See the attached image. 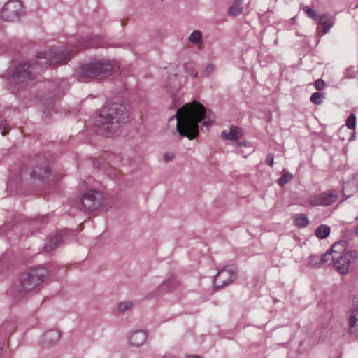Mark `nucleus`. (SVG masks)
I'll return each instance as SVG.
<instances>
[{
    "instance_id": "1",
    "label": "nucleus",
    "mask_w": 358,
    "mask_h": 358,
    "mask_svg": "<svg viewBox=\"0 0 358 358\" xmlns=\"http://www.w3.org/2000/svg\"><path fill=\"white\" fill-rule=\"evenodd\" d=\"M176 119V131L180 137L194 139L199 134V122L203 120L201 129L212 124L213 118L208 113L204 106L196 101L185 104L178 110L169 121Z\"/></svg>"
},
{
    "instance_id": "2",
    "label": "nucleus",
    "mask_w": 358,
    "mask_h": 358,
    "mask_svg": "<svg viewBox=\"0 0 358 358\" xmlns=\"http://www.w3.org/2000/svg\"><path fill=\"white\" fill-rule=\"evenodd\" d=\"M128 115L125 107L119 103H112L103 107L96 122L101 135L109 136L127 122Z\"/></svg>"
},
{
    "instance_id": "3",
    "label": "nucleus",
    "mask_w": 358,
    "mask_h": 358,
    "mask_svg": "<svg viewBox=\"0 0 358 358\" xmlns=\"http://www.w3.org/2000/svg\"><path fill=\"white\" fill-rule=\"evenodd\" d=\"M113 67L110 62L97 60L80 66L76 71L79 81L87 83L95 78H103L109 76Z\"/></svg>"
},
{
    "instance_id": "4",
    "label": "nucleus",
    "mask_w": 358,
    "mask_h": 358,
    "mask_svg": "<svg viewBox=\"0 0 358 358\" xmlns=\"http://www.w3.org/2000/svg\"><path fill=\"white\" fill-rule=\"evenodd\" d=\"M48 275V270L42 266L26 270L18 276L15 287L17 292L32 291L43 283Z\"/></svg>"
},
{
    "instance_id": "5",
    "label": "nucleus",
    "mask_w": 358,
    "mask_h": 358,
    "mask_svg": "<svg viewBox=\"0 0 358 358\" xmlns=\"http://www.w3.org/2000/svg\"><path fill=\"white\" fill-rule=\"evenodd\" d=\"M77 50H69V47H52L37 55V65L41 66L56 65L76 53Z\"/></svg>"
},
{
    "instance_id": "6",
    "label": "nucleus",
    "mask_w": 358,
    "mask_h": 358,
    "mask_svg": "<svg viewBox=\"0 0 358 358\" xmlns=\"http://www.w3.org/2000/svg\"><path fill=\"white\" fill-rule=\"evenodd\" d=\"M36 65L29 62L20 63L13 72L11 81L20 87H27L35 78Z\"/></svg>"
},
{
    "instance_id": "7",
    "label": "nucleus",
    "mask_w": 358,
    "mask_h": 358,
    "mask_svg": "<svg viewBox=\"0 0 358 358\" xmlns=\"http://www.w3.org/2000/svg\"><path fill=\"white\" fill-rule=\"evenodd\" d=\"M24 14L25 12L20 1L9 0L2 8L0 16L5 22H15L18 21Z\"/></svg>"
},
{
    "instance_id": "8",
    "label": "nucleus",
    "mask_w": 358,
    "mask_h": 358,
    "mask_svg": "<svg viewBox=\"0 0 358 358\" xmlns=\"http://www.w3.org/2000/svg\"><path fill=\"white\" fill-rule=\"evenodd\" d=\"M358 260V252L356 250H348L343 255H336L335 257H330L329 264L341 274L348 272L350 264Z\"/></svg>"
},
{
    "instance_id": "9",
    "label": "nucleus",
    "mask_w": 358,
    "mask_h": 358,
    "mask_svg": "<svg viewBox=\"0 0 358 358\" xmlns=\"http://www.w3.org/2000/svg\"><path fill=\"white\" fill-rule=\"evenodd\" d=\"M103 202V195L100 192L89 190L83 194L82 204L87 210H97Z\"/></svg>"
},
{
    "instance_id": "10",
    "label": "nucleus",
    "mask_w": 358,
    "mask_h": 358,
    "mask_svg": "<svg viewBox=\"0 0 358 358\" xmlns=\"http://www.w3.org/2000/svg\"><path fill=\"white\" fill-rule=\"evenodd\" d=\"M236 271L234 267L229 266L220 271L215 278V287L216 289L224 287L231 283L236 279Z\"/></svg>"
},
{
    "instance_id": "11",
    "label": "nucleus",
    "mask_w": 358,
    "mask_h": 358,
    "mask_svg": "<svg viewBox=\"0 0 358 358\" xmlns=\"http://www.w3.org/2000/svg\"><path fill=\"white\" fill-rule=\"evenodd\" d=\"M337 192L331 190L312 196L309 199V203L312 206H329L337 200Z\"/></svg>"
},
{
    "instance_id": "12",
    "label": "nucleus",
    "mask_w": 358,
    "mask_h": 358,
    "mask_svg": "<svg viewBox=\"0 0 358 358\" xmlns=\"http://www.w3.org/2000/svg\"><path fill=\"white\" fill-rule=\"evenodd\" d=\"M60 340V333L55 329L46 331L43 337L42 343L44 347L49 348L57 344Z\"/></svg>"
},
{
    "instance_id": "13",
    "label": "nucleus",
    "mask_w": 358,
    "mask_h": 358,
    "mask_svg": "<svg viewBox=\"0 0 358 358\" xmlns=\"http://www.w3.org/2000/svg\"><path fill=\"white\" fill-rule=\"evenodd\" d=\"M243 135L242 129L236 126H231L228 130H224L221 134L222 138L227 141H236Z\"/></svg>"
},
{
    "instance_id": "14",
    "label": "nucleus",
    "mask_w": 358,
    "mask_h": 358,
    "mask_svg": "<svg viewBox=\"0 0 358 358\" xmlns=\"http://www.w3.org/2000/svg\"><path fill=\"white\" fill-rule=\"evenodd\" d=\"M331 254L324 253L322 255H311L309 257L308 264L314 268L320 267L325 264H329Z\"/></svg>"
},
{
    "instance_id": "15",
    "label": "nucleus",
    "mask_w": 358,
    "mask_h": 358,
    "mask_svg": "<svg viewBox=\"0 0 358 358\" xmlns=\"http://www.w3.org/2000/svg\"><path fill=\"white\" fill-rule=\"evenodd\" d=\"M50 174V168L48 164H44L41 166H35L31 173V177L36 178L39 180H43Z\"/></svg>"
},
{
    "instance_id": "16",
    "label": "nucleus",
    "mask_w": 358,
    "mask_h": 358,
    "mask_svg": "<svg viewBox=\"0 0 358 358\" xmlns=\"http://www.w3.org/2000/svg\"><path fill=\"white\" fill-rule=\"evenodd\" d=\"M146 338L147 336L143 331H136L130 335L129 341L134 346H140L145 342Z\"/></svg>"
},
{
    "instance_id": "17",
    "label": "nucleus",
    "mask_w": 358,
    "mask_h": 358,
    "mask_svg": "<svg viewBox=\"0 0 358 358\" xmlns=\"http://www.w3.org/2000/svg\"><path fill=\"white\" fill-rule=\"evenodd\" d=\"M319 24L323 26L322 35L326 34L334 24L333 17L329 15H322L319 20Z\"/></svg>"
},
{
    "instance_id": "18",
    "label": "nucleus",
    "mask_w": 358,
    "mask_h": 358,
    "mask_svg": "<svg viewBox=\"0 0 358 358\" xmlns=\"http://www.w3.org/2000/svg\"><path fill=\"white\" fill-rule=\"evenodd\" d=\"M345 248L346 242L345 241H338L331 246V251L327 252V253L331 254V257H335L336 255H341L345 252H348V250H346Z\"/></svg>"
},
{
    "instance_id": "19",
    "label": "nucleus",
    "mask_w": 358,
    "mask_h": 358,
    "mask_svg": "<svg viewBox=\"0 0 358 358\" xmlns=\"http://www.w3.org/2000/svg\"><path fill=\"white\" fill-rule=\"evenodd\" d=\"M243 0H234L229 8V15L232 17L241 15L243 11Z\"/></svg>"
},
{
    "instance_id": "20",
    "label": "nucleus",
    "mask_w": 358,
    "mask_h": 358,
    "mask_svg": "<svg viewBox=\"0 0 358 358\" xmlns=\"http://www.w3.org/2000/svg\"><path fill=\"white\" fill-rule=\"evenodd\" d=\"M61 236L59 234H56L55 236L49 238L47 243L44 246V249L47 252H50L54 250L56 247H57L59 244L61 243Z\"/></svg>"
},
{
    "instance_id": "21",
    "label": "nucleus",
    "mask_w": 358,
    "mask_h": 358,
    "mask_svg": "<svg viewBox=\"0 0 358 358\" xmlns=\"http://www.w3.org/2000/svg\"><path fill=\"white\" fill-rule=\"evenodd\" d=\"M179 285L180 283L178 280H176V279H170L163 282L158 287V289L159 292L164 290H172L173 289H176Z\"/></svg>"
},
{
    "instance_id": "22",
    "label": "nucleus",
    "mask_w": 358,
    "mask_h": 358,
    "mask_svg": "<svg viewBox=\"0 0 358 358\" xmlns=\"http://www.w3.org/2000/svg\"><path fill=\"white\" fill-rule=\"evenodd\" d=\"M330 233V227L325 224L318 226L315 230V235L320 239L327 238Z\"/></svg>"
},
{
    "instance_id": "23",
    "label": "nucleus",
    "mask_w": 358,
    "mask_h": 358,
    "mask_svg": "<svg viewBox=\"0 0 358 358\" xmlns=\"http://www.w3.org/2000/svg\"><path fill=\"white\" fill-rule=\"evenodd\" d=\"M294 224L299 228L306 227L309 224V220L305 214H299L294 218Z\"/></svg>"
},
{
    "instance_id": "24",
    "label": "nucleus",
    "mask_w": 358,
    "mask_h": 358,
    "mask_svg": "<svg viewBox=\"0 0 358 358\" xmlns=\"http://www.w3.org/2000/svg\"><path fill=\"white\" fill-rule=\"evenodd\" d=\"M189 41L194 44L198 45L199 47L201 45L202 34L200 31H194L189 36Z\"/></svg>"
},
{
    "instance_id": "25",
    "label": "nucleus",
    "mask_w": 358,
    "mask_h": 358,
    "mask_svg": "<svg viewBox=\"0 0 358 358\" xmlns=\"http://www.w3.org/2000/svg\"><path fill=\"white\" fill-rule=\"evenodd\" d=\"M97 37H94L93 39L90 36L87 41H84L79 45L78 49H83L85 48H97L99 46V43L96 41Z\"/></svg>"
},
{
    "instance_id": "26",
    "label": "nucleus",
    "mask_w": 358,
    "mask_h": 358,
    "mask_svg": "<svg viewBox=\"0 0 358 358\" xmlns=\"http://www.w3.org/2000/svg\"><path fill=\"white\" fill-rule=\"evenodd\" d=\"M118 310L120 313H124L130 310L133 307V303L129 301H122L118 304Z\"/></svg>"
},
{
    "instance_id": "27",
    "label": "nucleus",
    "mask_w": 358,
    "mask_h": 358,
    "mask_svg": "<svg viewBox=\"0 0 358 358\" xmlns=\"http://www.w3.org/2000/svg\"><path fill=\"white\" fill-rule=\"evenodd\" d=\"M293 179V176L289 172L285 173L278 180L281 187H284L287 183Z\"/></svg>"
},
{
    "instance_id": "28",
    "label": "nucleus",
    "mask_w": 358,
    "mask_h": 358,
    "mask_svg": "<svg viewBox=\"0 0 358 358\" xmlns=\"http://www.w3.org/2000/svg\"><path fill=\"white\" fill-rule=\"evenodd\" d=\"M324 96L322 93L314 92L310 96V101L316 105H320L322 103V99Z\"/></svg>"
},
{
    "instance_id": "29",
    "label": "nucleus",
    "mask_w": 358,
    "mask_h": 358,
    "mask_svg": "<svg viewBox=\"0 0 358 358\" xmlns=\"http://www.w3.org/2000/svg\"><path fill=\"white\" fill-rule=\"evenodd\" d=\"M345 124L350 129H355L356 127V116L354 113L350 115L348 117Z\"/></svg>"
},
{
    "instance_id": "30",
    "label": "nucleus",
    "mask_w": 358,
    "mask_h": 358,
    "mask_svg": "<svg viewBox=\"0 0 358 358\" xmlns=\"http://www.w3.org/2000/svg\"><path fill=\"white\" fill-rule=\"evenodd\" d=\"M215 68H216V66L215 64H213V63L208 64L206 66V68L203 72V76L206 77V78L209 77L210 76V74L215 71Z\"/></svg>"
},
{
    "instance_id": "31",
    "label": "nucleus",
    "mask_w": 358,
    "mask_h": 358,
    "mask_svg": "<svg viewBox=\"0 0 358 358\" xmlns=\"http://www.w3.org/2000/svg\"><path fill=\"white\" fill-rule=\"evenodd\" d=\"M304 10L308 17L312 18L313 20H315L317 18L318 15L317 14L316 10L310 8L308 6H306L304 8Z\"/></svg>"
},
{
    "instance_id": "32",
    "label": "nucleus",
    "mask_w": 358,
    "mask_h": 358,
    "mask_svg": "<svg viewBox=\"0 0 358 358\" xmlns=\"http://www.w3.org/2000/svg\"><path fill=\"white\" fill-rule=\"evenodd\" d=\"M314 85L317 90H322L325 87V83L322 79H317L315 81Z\"/></svg>"
},
{
    "instance_id": "33",
    "label": "nucleus",
    "mask_w": 358,
    "mask_h": 358,
    "mask_svg": "<svg viewBox=\"0 0 358 358\" xmlns=\"http://www.w3.org/2000/svg\"><path fill=\"white\" fill-rule=\"evenodd\" d=\"M356 76L355 71L353 67H350L346 69L345 71V78H354Z\"/></svg>"
},
{
    "instance_id": "34",
    "label": "nucleus",
    "mask_w": 358,
    "mask_h": 358,
    "mask_svg": "<svg viewBox=\"0 0 358 358\" xmlns=\"http://www.w3.org/2000/svg\"><path fill=\"white\" fill-rule=\"evenodd\" d=\"M237 145L238 147L243 146V147H245L246 148H248V150H249L248 152L249 153L252 152V150H253L252 148V146L250 145V143H248V142L244 141V142H241V143H237Z\"/></svg>"
},
{
    "instance_id": "35",
    "label": "nucleus",
    "mask_w": 358,
    "mask_h": 358,
    "mask_svg": "<svg viewBox=\"0 0 358 358\" xmlns=\"http://www.w3.org/2000/svg\"><path fill=\"white\" fill-rule=\"evenodd\" d=\"M273 160H274V157H273V154H268L266 157V163L270 166H272L273 164Z\"/></svg>"
},
{
    "instance_id": "36",
    "label": "nucleus",
    "mask_w": 358,
    "mask_h": 358,
    "mask_svg": "<svg viewBox=\"0 0 358 358\" xmlns=\"http://www.w3.org/2000/svg\"><path fill=\"white\" fill-rule=\"evenodd\" d=\"M164 160L166 162H169L173 159V155L170 153H165L164 155Z\"/></svg>"
},
{
    "instance_id": "37",
    "label": "nucleus",
    "mask_w": 358,
    "mask_h": 358,
    "mask_svg": "<svg viewBox=\"0 0 358 358\" xmlns=\"http://www.w3.org/2000/svg\"><path fill=\"white\" fill-rule=\"evenodd\" d=\"M350 186V182H345L344 185H343V194L344 195L346 194V193L348 192V188Z\"/></svg>"
},
{
    "instance_id": "38",
    "label": "nucleus",
    "mask_w": 358,
    "mask_h": 358,
    "mask_svg": "<svg viewBox=\"0 0 358 358\" xmlns=\"http://www.w3.org/2000/svg\"><path fill=\"white\" fill-rule=\"evenodd\" d=\"M8 131H9V129H3L1 131V135L5 136Z\"/></svg>"
},
{
    "instance_id": "39",
    "label": "nucleus",
    "mask_w": 358,
    "mask_h": 358,
    "mask_svg": "<svg viewBox=\"0 0 358 358\" xmlns=\"http://www.w3.org/2000/svg\"><path fill=\"white\" fill-rule=\"evenodd\" d=\"M187 358H201V357L199 355H189V356H187Z\"/></svg>"
},
{
    "instance_id": "40",
    "label": "nucleus",
    "mask_w": 358,
    "mask_h": 358,
    "mask_svg": "<svg viewBox=\"0 0 358 358\" xmlns=\"http://www.w3.org/2000/svg\"><path fill=\"white\" fill-rule=\"evenodd\" d=\"M356 220L358 221V216L357 217ZM355 233L358 236V225L357 226V227L355 229Z\"/></svg>"
},
{
    "instance_id": "41",
    "label": "nucleus",
    "mask_w": 358,
    "mask_h": 358,
    "mask_svg": "<svg viewBox=\"0 0 358 358\" xmlns=\"http://www.w3.org/2000/svg\"><path fill=\"white\" fill-rule=\"evenodd\" d=\"M355 139V136L352 135L350 138V141H352Z\"/></svg>"
},
{
    "instance_id": "42",
    "label": "nucleus",
    "mask_w": 358,
    "mask_h": 358,
    "mask_svg": "<svg viewBox=\"0 0 358 358\" xmlns=\"http://www.w3.org/2000/svg\"><path fill=\"white\" fill-rule=\"evenodd\" d=\"M193 76L194 78H196L198 76L197 72L194 73Z\"/></svg>"
},
{
    "instance_id": "43",
    "label": "nucleus",
    "mask_w": 358,
    "mask_h": 358,
    "mask_svg": "<svg viewBox=\"0 0 358 358\" xmlns=\"http://www.w3.org/2000/svg\"><path fill=\"white\" fill-rule=\"evenodd\" d=\"M352 194V193L350 192V194L347 196L348 197V196H350V195Z\"/></svg>"
},
{
    "instance_id": "44",
    "label": "nucleus",
    "mask_w": 358,
    "mask_h": 358,
    "mask_svg": "<svg viewBox=\"0 0 358 358\" xmlns=\"http://www.w3.org/2000/svg\"><path fill=\"white\" fill-rule=\"evenodd\" d=\"M239 152L243 154V152H242L241 150H239Z\"/></svg>"
}]
</instances>
